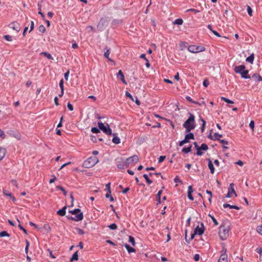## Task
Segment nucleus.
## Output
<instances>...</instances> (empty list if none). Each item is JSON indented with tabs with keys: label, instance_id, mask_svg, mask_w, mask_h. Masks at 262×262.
Masks as SVG:
<instances>
[{
	"label": "nucleus",
	"instance_id": "f257e3e1",
	"mask_svg": "<svg viewBox=\"0 0 262 262\" xmlns=\"http://www.w3.org/2000/svg\"><path fill=\"white\" fill-rule=\"evenodd\" d=\"M189 118L184 122L183 124V127L185 128L186 133H189L191 130L194 129L196 124L195 122V116L192 113H189Z\"/></svg>",
	"mask_w": 262,
	"mask_h": 262
},
{
	"label": "nucleus",
	"instance_id": "f03ea898",
	"mask_svg": "<svg viewBox=\"0 0 262 262\" xmlns=\"http://www.w3.org/2000/svg\"><path fill=\"white\" fill-rule=\"evenodd\" d=\"M234 72L236 73L240 74L242 77L245 79H249L250 76L249 75V71L246 70V67L244 65L235 66L234 68Z\"/></svg>",
	"mask_w": 262,
	"mask_h": 262
},
{
	"label": "nucleus",
	"instance_id": "7ed1b4c3",
	"mask_svg": "<svg viewBox=\"0 0 262 262\" xmlns=\"http://www.w3.org/2000/svg\"><path fill=\"white\" fill-rule=\"evenodd\" d=\"M69 212L72 214H75V217H72L71 216H67V218L75 221H80L83 220V213L81 212L80 209L77 208L73 210L69 211Z\"/></svg>",
	"mask_w": 262,
	"mask_h": 262
},
{
	"label": "nucleus",
	"instance_id": "20e7f679",
	"mask_svg": "<svg viewBox=\"0 0 262 262\" xmlns=\"http://www.w3.org/2000/svg\"><path fill=\"white\" fill-rule=\"evenodd\" d=\"M98 162V159L96 157H91L83 163V167L86 168H90L93 167Z\"/></svg>",
	"mask_w": 262,
	"mask_h": 262
},
{
	"label": "nucleus",
	"instance_id": "39448f33",
	"mask_svg": "<svg viewBox=\"0 0 262 262\" xmlns=\"http://www.w3.org/2000/svg\"><path fill=\"white\" fill-rule=\"evenodd\" d=\"M229 227L222 225L219 230V235L223 241L226 240L229 236Z\"/></svg>",
	"mask_w": 262,
	"mask_h": 262
},
{
	"label": "nucleus",
	"instance_id": "423d86ee",
	"mask_svg": "<svg viewBox=\"0 0 262 262\" xmlns=\"http://www.w3.org/2000/svg\"><path fill=\"white\" fill-rule=\"evenodd\" d=\"M98 125L100 130H102L106 135H111L112 134V129L108 124H106V125H104L102 122H99Z\"/></svg>",
	"mask_w": 262,
	"mask_h": 262
},
{
	"label": "nucleus",
	"instance_id": "0eeeda50",
	"mask_svg": "<svg viewBox=\"0 0 262 262\" xmlns=\"http://www.w3.org/2000/svg\"><path fill=\"white\" fill-rule=\"evenodd\" d=\"M205 49V48L203 46H198L195 45L190 46L188 48V51L193 53L203 52Z\"/></svg>",
	"mask_w": 262,
	"mask_h": 262
},
{
	"label": "nucleus",
	"instance_id": "6e6552de",
	"mask_svg": "<svg viewBox=\"0 0 262 262\" xmlns=\"http://www.w3.org/2000/svg\"><path fill=\"white\" fill-rule=\"evenodd\" d=\"M127 162V166H129L132 163H137L139 161V158L137 155H134L126 159Z\"/></svg>",
	"mask_w": 262,
	"mask_h": 262
},
{
	"label": "nucleus",
	"instance_id": "1a4fd4ad",
	"mask_svg": "<svg viewBox=\"0 0 262 262\" xmlns=\"http://www.w3.org/2000/svg\"><path fill=\"white\" fill-rule=\"evenodd\" d=\"M208 149V145L205 143H202L201 146H199V148H198L196 155L198 156H202L203 155V152H202L201 150H207Z\"/></svg>",
	"mask_w": 262,
	"mask_h": 262
},
{
	"label": "nucleus",
	"instance_id": "9d476101",
	"mask_svg": "<svg viewBox=\"0 0 262 262\" xmlns=\"http://www.w3.org/2000/svg\"><path fill=\"white\" fill-rule=\"evenodd\" d=\"M108 24V22L106 19L102 18L100 19L98 24L97 27L99 30H102L103 27L106 26Z\"/></svg>",
	"mask_w": 262,
	"mask_h": 262
},
{
	"label": "nucleus",
	"instance_id": "9b49d317",
	"mask_svg": "<svg viewBox=\"0 0 262 262\" xmlns=\"http://www.w3.org/2000/svg\"><path fill=\"white\" fill-rule=\"evenodd\" d=\"M9 27L13 30L18 32L20 30V25L17 22H13L9 25Z\"/></svg>",
	"mask_w": 262,
	"mask_h": 262
},
{
	"label": "nucleus",
	"instance_id": "f8f14e48",
	"mask_svg": "<svg viewBox=\"0 0 262 262\" xmlns=\"http://www.w3.org/2000/svg\"><path fill=\"white\" fill-rule=\"evenodd\" d=\"M118 78H119L120 80L125 84H127V82L125 80L124 76L121 70H119L117 75Z\"/></svg>",
	"mask_w": 262,
	"mask_h": 262
},
{
	"label": "nucleus",
	"instance_id": "ddd939ff",
	"mask_svg": "<svg viewBox=\"0 0 262 262\" xmlns=\"http://www.w3.org/2000/svg\"><path fill=\"white\" fill-rule=\"evenodd\" d=\"M202 226H203V224H202ZM204 227L200 228L198 226L195 228L194 230V234H199L202 235L204 233Z\"/></svg>",
	"mask_w": 262,
	"mask_h": 262
},
{
	"label": "nucleus",
	"instance_id": "4468645a",
	"mask_svg": "<svg viewBox=\"0 0 262 262\" xmlns=\"http://www.w3.org/2000/svg\"><path fill=\"white\" fill-rule=\"evenodd\" d=\"M127 162L126 160L124 161L118 162L117 167L119 169H124L125 167H128L127 166Z\"/></svg>",
	"mask_w": 262,
	"mask_h": 262
},
{
	"label": "nucleus",
	"instance_id": "2eb2a0df",
	"mask_svg": "<svg viewBox=\"0 0 262 262\" xmlns=\"http://www.w3.org/2000/svg\"><path fill=\"white\" fill-rule=\"evenodd\" d=\"M227 255L226 254V251L224 252V253L222 254L219 260H218V262H228V260H227Z\"/></svg>",
	"mask_w": 262,
	"mask_h": 262
},
{
	"label": "nucleus",
	"instance_id": "dca6fc26",
	"mask_svg": "<svg viewBox=\"0 0 262 262\" xmlns=\"http://www.w3.org/2000/svg\"><path fill=\"white\" fill-rule=\"evenodd\" d=\"M234 185L233 183L230 184L229 187L228 188V192H230V193L233 194L235 196H237V194L234 188Z\"/></svg>",
	"mask_w": 262,
	"mask_h": 262
},
{
	"label": "nucleus",
	"instance_id": "f3484780",
	"mask_svg": "<svg viewBox=\"0 0 262 262\" xmlns=\"http://www.w3.org/2000/svg\"><path fill=\"white\" fill-rule=\"evenodd\" d=\"M67 206L63 207L61 209L59 210L57 212V214L61 216H63L66 215Z\"/></svg>",
	"mask_w": 262,
	"mask_h": 262
},
{
	"label": "nucleus",
	"instance_id": "a211bd4d",
	"mask_svg": "<svg viewBox=\"0 0 262 262\" xmlns=\"http://www.w3.org/2000/svg\"><path fill=\"white\" fill-rule=\"evenodd\" d=\"M208 167L210 170V172L213 174L214 172V167L213 164L210 159H208Z\"/></svg>",
	"mask_w": 262,
	"mask_h": 262
},
{
	"label": "nucleus",
	"instance_id": "6ab92c4d",
	"mask_svg": "<svg viewBox=\"0 0 262 262\" xmlns=\"http://www.w3.org/2000/svg\"><path fill=\"white\" fill-rule=\"evenodd\" d=\"M110 54V48H107V47L105 48L104 56L108 60L111 61V59L109 58Z\"/></svg>",
	"mask_w": 262,
	"mask_h": 262
},
{
	"label": "nucleus",
	"instance_id": "aec40b11",
	"mask_svg": "<svg viewBox=\"0 0 262 262\" xmlns=\"http://www.w3.org/2000/svg\"><path fill=\"white\" fill-rule=\"evenodd\" d=\"M223 207L225 208L229 207V208H230L231 209H236V210H239V207H238L237 206H236V205H230L229 204H224L223 205Z\"/></svg>",
	"mask_w": 262,
	"mask_h": 262
},
{
	"label": "nucleus",
	"instance_id": "412c9836",
	"mask_svg": "<svg viewBox=\"0 0 262 262\" xmlns=\"http://www.w3.org/2000/svg\"><path fill=\"white\" fill-rule=\"evenodd\" d=\"M185 139L189 142L190 139H194V135L192 133H189L186 134L185 136Z\"/></svg>",
	"mask_w": 262,
	"mask_h": 262
},
{
	"label": "nucleus",
	"instance_id": "4be33fe9",
	"mask_svg": "<svg viewBox=\"0 0 262 262\" xmlns=\"http://www.w3.org/2000/svg\"><path fill=\"white\" fill-rule=\"evenodd\" d=\"M124 247L126 248V249H127V251H128V252L129 253H130L131 252H135V251H136L134 248H133V247H130L127 244H124Z\"/></svg>",
	"mask_w": 262,
	"mask_h": 262
},
{
	"label": "nucleus",
	"instance_id": "5701e85b",
	"mask_svg": "<svg viewBox=\"0 0 262 262\" xmlns=\"http://www.w3.org/2000/svg\"><path fill=\"white\" fill-rule=\"evenodd\" d=\"M254 59V54L253 53L251 55H250L249 57H248L246 58V61L250 62V63H253Z\"/></svg>",
	"mask_w": 262,
	"mask_h": 262
},
{
	"label": "nucleus",
	"instance_id": "b1692460",
	"mask_svg": "<svg viewBox=\"0 0 262 262\" xmlns=\"http://www.w3.org/2000/svg\"><path fill=\"white\" fill-rule=\"evenodd\" d=\"M113 135L114 136V137H113V138L112 139L113 142L116 144L120 143V138L119 137L115 136V134H114Z\"/></svg>",
	"mask_w": 262,
	"mask_h": 262
},
{
	"label": "nucleus",
	"instance_id": "393cba45",
	"mask_svg": "<svg viewBox=\"0 0 262 262\" xmlns=\"http://www.w3.org/2000/svg\"><path fill=\"white\" fill-rule=\"evenodd\" d=\"M253 78H254L255 80L261 81H262V77L258 74H254L252 77Z\"/></svg>",
	"mask_w": 262,
	"mask_h": 262
},
{
	"label": "nucleus",
	"instance_id": "a878e982",
	"mask_svg": "<svg viewBox=\"0 0 262 262\" xmlns=\"http://www.w3.org/2000/svg\"><path fill=\"white\" fill-rule=\"evenodd\" d=\"M78 259V251H76L73 254L72 257L70 259V261H73L74 260H77Z\"/></svg>",
	"mask_w": 262,
	"mask_h": 262
},
{
	"label": "nucleus",
	"instance_id": "bb28decb",
	"mask_svg": "<svg viewBox=\"0 0 262 262\" xmlns=\"http://www.w3.org/2000/svg\"><path fill=\"white\" fill-rule=\"evenodd\" d=\"M6 150L4 148L0 147V160H2L5 156Z\"/></svg>",
	"mask_w": 262,
	"mask_h": 262
},
{
	"label": "nucleus",
	"instance_id": "cd10ccee",
	"mask_svg": "<svg viewBox=\"0 0 262 262\" xmlns=\"http://www.w3.org/2000/svg\"><path fill=\"white\" fill-rule=\"evenodd\" d=\"M191 147H192L191 146H189L187 147H184L182 149V151L184 153L187 154L191 151Z\"/></svg>",
	"mask_w": 262,
	"mask_h": 262
},
{
	"label": "nucleus",
	"instance_id": "c85d7f7f",
	"mask_svg": "<svg viewBox=\"0 0 262 262\" xmlns=\"http://www.w3.org/2000/svg\"><path fill=\"white\" fill-rule=\"evenodd\" d=\"M221 100L224 101L225 102H226L227 103H229V104H233L234 103V102L233 101H232L226 97H221Z\"/></svg>",
	"mask_w": 262,
	"mask_h": 262
},
{
	"label": "nucleus",
	"instance_id": "c756f323",
	"mask_svg": "<svg viewBox=\"0 0 262 262\" xmlns=\"http://www.w3.org/2000/svg\"><path fill=\"white\" fill-rule=\"evenodd\" d=\"M183 23V20L181 18H178L173 21V24L181 25Z\"/></svg>",
	"mask_w": 262,
	"mask_h": 262
},
{
	"label": "nucleus",
	"instance_id": "7c9ffc66",
	"mask_svg": "<svg viewBox=\"0 0 262 262\" xmlns=\"http://www.w3.org/2000/svg\"><path fill=\"white\" fill-rule=\"evenodd\" d=\"M186 99L187 101H189L190 102L196 104H198L199 105H201V104L199 102L193 101L191 98L190 96H186Z\"/></svg>",
	"mask_w": 262,
	"mask_h": 262
},
{
	"label": "nucleus",
	"instance_id": "2f4dec72",
	"mask_svg": "<svg viewBox=\"0 0 262 262\" xmlns=\"http://www.w3.org/2000/svg\"><path fill=\"white\" fill-rule=\"evenodd\" d=\"M220 142L223 145L224 149H228V147L226 146L225 145H227L228 144V142L225 140H220Z\"/></svg>",
	"mask_w": 262,
	"mask_h": 262
},
{
	"label": "nucleus",
	"instance_id": "473e14b6",
	"mask_svg": "<svg viewBox=\"0 0 262 262\" xmlns=\"http://www.w3.org/2000/svg\"><path fill=\"white\" fill-rule=\"evenodd\" d=\"M41 54L43 55L45 57H46L49 59H53L52 55L48 52H43L41 53Z\"/></svg>",
	"mask_w": 262,
	"mask_h": 262
},
{
	"label": "nucleus",
	"instance_id": "72a5a7b5",
	"mask_svg": "<svg viewBox=\"0 0 262 262\" xmlns=\"http://www.w3.org/2000/svg\"><path fill=\"white\" fill-rule=\"evenodd\" d=\"M56 188L57 189L61 190L63 192L64 195H65V196L67 195V191H66L65 189L63 187H62L61 186H57L56 187Z\"/></svg>",
	"mask_w": 262,
	"mask_h": 262
},
{
	"label": "nucleus",
	"instance_id": "f704fd0d",
	"mask_svg": "<svg viewBox=\"0 0 262 262\" xmlns=\"http://www.w3.org/2000/svg\"><path fill=\"white\" fill-rule=\"evenodd\" d=\"M201 120L202 122V125L201 127V132L203 133L204 131L205 126L206 124V121L203 118H201Z\"/></svg>",
	"mask_w": 262,
	"mask_h": 262
},
{
	"label": "nucleus",
	"instance_id": "c9c22d12",
	"mask_svg": "<svg viewBox=\"0 0 262 262\" xmlns=\"http://www.w3.org/2000/svg\"><path fill=\"white\" fill-rule=\"evenodd\" d=\"M162 193V190H160L158 191V192L157 193V198H158V199H157L158 204L161 203L160 198H161V195Z\"/></svg>",
	"mask_w": 262,
	"mask_h": 262
},
{
	"label": "nucleus",
	"instance_id": "e433bc0d",
	"mask_svg": "<svg viewBox=\"0 0 262 262\" xmlns=\"http://www.w3.org/2000/svg\"><path fill=\"white\" fill-rule=\"evenodd\" d=\"M143 177L145 179L146 182L148 184H150L152 183V181L150 180L147 176V174H143Z\"/></svg>",
	"mask_w": 262,
	"mask_h": 262
},
{
	"label": "nucleus",
	"instance_id": "4c0bfd02",
	"mask_svg": "<svg viewBox=\"0 0 262 262\" xmlns=\"http://www.w3.org/2000/svg\"><path fill=\"white\" fill-rule=\"evenodd\" d=\"M213 137H214V140H219L220 141V138L222 137V135L219 134L217 133H215L214 134Z\"/></svg>",
	"mask_w": 262,
	"mask_h": 262
},
{
	"label": "nucleus",
	"instance_id": "58836bf2",
	"mask_svg": "<svg viewBox=\"0 0 262 262\" xmlns=\"http://www.w3.org/2000/svg\"><path fill=\"white\" fill-rule=\"evenodd\" d=\"M209 216L211 219L214 225L217 226L219 225L217 221H216V220L214 218V217L213 215H212L211 214H209Z\"/></svg>",
	"mask_w": 262,
	"mask_h": 262
},
{
	"label": "nucleus",
	"instance_id": "ea45409f",
	"mask_svg": "<svg viewBox=\"0 0 262 262\" xmlns=\"http://www.w3.org/2000/svg\"><path fill=\"white\" fill-rule=\"evenodd\" d=\"M0 236L1 237H4V236H10V234L5 231H3L0 232Z\"/></svg>",
	"mask_w": 262,
	"mask_h": 262
},
{
	"label": "nucleus",
	"instance_id": "a19ab883",
	"mask_svg": "<svg viewBox=\"0 0 262 262\" xmlns=\"http://www.w3.org/2000/svg\"><path fill=\"white\" fill-rule=\"evenodd\" d=\"M38 9H39L38 14H39L41 15L42 18L43 19H44L45 16L44 14L43 13H42V11L41 10V6L38 4Z\"/></svg>",
	"mask_w": 262,
	"mask_h": 262
},
{
	"label": "nucleus",
	"instance_id": "79ce46f5",
	"mask_svg": "<svg viewBox=\"0 0 262 262\" xmlns=\"http://www.w3.org/2000/svg\"><path fill=\"white\" fill-rule=\"evenodd\" d=\"M76 230L77 231V233L80 234V235H83L84 234V231L81 229V228H79L78 227H76L75 228Z\"/></svg>",
	"mask_w": 262,
	"mask_h": 262
},
{
	"label": "nucleus",
	"instance_id": "37998d69",
	"mask_svg": "<svg viewBox=\"0 0 262 262\" xmlns=\"http://www.w3.org/2000/svg\"><path fill=\"white\" fill-rule=\"evenodd\" d=\"M91 132L95 134H98V133H100V129H99V128H98L96 127H92L91 129Z\"/></svg>",
	"mask_w": 262,
	"mask_h": 262
},
{
	"label": "nucleus",
	"instance_id": "c03bdc74",
	"mask_svg": "<svg viewBox=\"0 0 262 262\" xmlns=\"http://www.w3.org/2000/svg\"><path fill=\"white\" fill-rule=\"evenodd\" d=\"M59 86L62 91V92H64V86H63V80L62 79L59 82Z\"/></svg>",
	"mask_w": 262,
	"mask_h": 262
},
{
	"label": "nucleus",
	"instance_id": "a18cd8bd",
	"mask_svg": "<svg viewBox=\"0 0 262 262\" xmlns=\"http://www.w3.org/2000/svg\"><path fill=\"white\" fill-rule=\"evenodd\" d=\"M108 228L111 230H115L117 228V226L116 224L113 223L109 225Z\"/></svg>",
	"mask_w": 262,
	"mask_h": 262
},
{
	"label": "nucleus",
	"instance_id": "49530a36",
	"mask_svg": "<svg viewBox=\"0 0 262 262\" xmlns=\"http://www.w3.org/2000/svg\"><path fill=\"white\" fill-rule=\"evenodd\" d=\"M38 30H39V31L41 33H44L46 31V28H45V26L42 25L39 26Z\"/></svg>",
	"mask_w": 262,
	"mask_h": 262
},
{
	"label": "nucleus",
	"instance_id": "de8ad7c7",
	"mask_svg": "<svg viewBox=\"0 0 262 262\" xmlns=\"http://www.w3.org/2000/svg\"><path fill=\"white\" fill-rule=\"evenodd\" d=\"M129 242L132 244V245L134 246L135 245V241L134 238L132 236H129Z\"/></svg>",
	"mask_w": 262,
	"mask_h": 262
},
{
	"label": "nucleus",
	"instance_id": "09e8293b",
	"mask_svg": "<svg viewBox=\"0 0 262 262\" xmlns=\"http://www.w3.org/2000/svg\"><path fill=\"white\" fill-rule=\"evenodd\" d=\"M105 197L107 198H110V200L111 202L114 201V198L111 195V193L107 192L105 194Z\"/></svg>",
	"mask_w": 262,
	"mask_h": 262
},
{
	"label": "nucleus",
	"instance_id": "8fccbe9b",
	"mask_svg": "<svg viewBox=\"0 0 262 262\" xmlns=\"http://www.w3.org/2000/svg\"><path fill=\"white\" fill-rule=\"evenodd\" d=\"M4 38L7 41H11L12 40V37L9 35H6L4 36Z\"/></svg>",
	"mask_w": 262,
	"mask_h": 262
},
{
	"label": "nucleus",
	"instance_id": "3c124183",
	"mask_svg": "<svg viewBox=\"0 0 262 262\" xmlns=\"http://www.w3.org/2000/svg\"><path fill=\"white\" fill-rule=\"evenodd\" d=\"M193 12L194 13H196L200 12V11L199 10H197V9H189L186 10V12Z\"/></svg>",
	"mask_w": 262,
	"mask_h": 262
},
{
	"label": "nucleus",
	"instance_id": "603ef678",
	"mask_svg": "<svg viewBox=\"0 0 262 262\" xmlns=\"http://www.w3.org/2000/svg\"><path fill=\"white\" fill-rule=\"evenodd\" d=\"M247 12L250 16L252 15V9L249 6H247Z\"/></svg>",
	"mask_w": 262,
	"mask_h": 262
},
{
	"label": "nucleus",
	"instance_id": "864d4df0",
	"mask_svg": "<svg viewBox=\"0 0 262 262\" xmlns=\"http://www.w3.org/2000/svg\"><path fill=\"white\" fill-rule=\"evenodd\" d=\"M256 230L258 233L262 235V225L257 226Z\"/></svg>",
	"mask_w": 262,
	"mask_h": 262
},
{
	"label": "nucleus",
	"instance_id": "5fc2aeb1",
	"mask_svg": "<svg viewBox=\"0 0 262 262\" xmlns=\"http://www.w3.org/2000/svg\"><path fill=\"white\" fill-rule=\"evenodd\" d=\"M174 182L176 183H179L182 184V181L180 179L178 176H176L174 179Z\"/></svg>",
	"mask_w": 262,
	"mask_h": 262
},
{
	"label": "nucleus",
	"instance_id": "6e6d98bb",
	"mask_svg": "<svg viewBox=\"0 0 262 262\" xmlns=\"http://www.w3.org/2000/svg\"><path fill=\"white\" fill-rule=\"evenodd\" d=\"M125 96L129 98L132 101H134V98H133L132 95L128 91L126 92Z\"/></svg>",
	"mask_w": 262,
	"mask_h": 262
},
{
	"label": "nucleus",
	"instance_id": "4d7b16f0",
	"mask_svg": "<svg viewBox=\"0 0 262 262\" xmlns=\"http://www.w3.org/2000/svg\"><path fill=\"white\" fill-rule=\"evenodd\" d=\"M249 126L252 129V130H254V121L253 120H251L249 123Z\"/></svg>",
	"mask_w": 262,
	"mask_h": 262
},
{
	"label": "nucleus",
	"instance_id": "13d9d810",
	"mask_svg": "<svg viewBox=\"0 0 262 262\" xmlns=\"http://www.w3.org/2000/svg\"><path fill=\"white\" fill-rule=\"evenodd\" d=\"M165 158H166V157L164 156H160V157L159 158L158 162L159 163L162 162L165 159Z\"/></svg>",
	"mask_w": 262,
	"mask_h": 262
},
{
	"label": "nucleus",
	"instance_id": "bf43d9fd",
	"mask_svg": "<svg viewBox=\"0 0 262 262\" xmlns=\"http://www.w3.org/2000/svg\"><path fill=\"white\" fill-rule=\"evenodd\" d=\"M186 143H188V142L185 139H184L183 140L179 142V145L180 146H182L184 144Z\"/></svg>",
	"mask_w": 262,
	"mask_h": 262
},
{
	"label": "nucleus",
	"instance_id": "052dcab7",
	"mask_svg": "<svg viewBox=\"0 0 262 262\" xmlns=\"http://www.w3.org/2000/svg\"><path fill=\"white\" fill-rule=\"evenodd\" d=\"M106 188L107 190V192L111 193V183H108L106 185Z\"/></svg>",
	"mask_w": 262,
	"mask_h": 262
},
{
	"label": "nucleus",
	"instance_id": "680f3d73",
	"mask_svg": "<svg viewBox=\"0 0 262 262\" xmlns=\"http://www.w3.org/2000/svg\"><path fill=\"white\" fill-rule=\"evenodd\" d=\"M203 84L205 87H207L209 85V83L207 79H205Z\"/></svg>",
	"mask_w": 262,
	"mask_h": 262
},
{
	"label": "nucleus",
	"instance_id": "e2e57ef3",
	"mask_svg": "<svg viewBox=\"0 0 262 262\" xmlns=\"http://www.w3.org/2000/svg\"><path fill=\"white\" fill-rule=\"evenodd\" d=\"M67 106L69 110L71 111H72L74 109L73 105L70 103V102L68 103Z\"/></svg>",
	"mask_w": 262,
	"mask_h": 262
},
{
	"label": "nucleus",
	"instance_id": "0e129e2a",
	"mask_svg": "<svg viewBox=\"0 0 262 262\" xmlns=\"http://www.w3.org/2000/svg\"><path fill=\"white\" fill-rule=\"evenodd\" d=\"M18 227L20 230H23L25 234H27V230L23 226H21L20 224H19Z\"/></svg>",
	"mask_w": 262,
	"mask_h": 262
},
{
	"label": "nucleus",
	"instance_id": "69168bd1",
	"mask_svg": "<svg viewBox=\"0 0 262 262\" xmlns=\"http://www.w3.org/2000/svg\"><path fill=\"white\" fill-rule=\"evenodd\" d=\"M200 259V255L198 254H195L194 256V260L198 261Z\"/></svg>",
	"mask_w": 262,
	"mask_h": 262
},
{
	"label": "nucleus",
	"instance_id": "338daca9",
	"mask_svg": "<svg viewBox=\"0 0 262 262\" xmlns=\"http://www.w3.org/2000/svg\"><path fill=\"white\" fill-rule=\"evenodd\" d=\"M3 193L5 195L10 196V195L12 194L11 193H10L8 191L6 190H3Z\"/></svg>",
	"mask_w": 262,
	"mask_h": 262
},
{
	"label": "nucleus",
	"instance_id": "774afa93",
	"mask_svg": "<svg viewBox=\"0 0 262 262\" xmlns=\"http://www.w3.org/2000/svg\"><path fill=\"white\" fill-rule=\"evenodd\" d=\"M256 252L260 255H262V247L257 248Z\"/></svg>",
	"mask_w": 262,
	"mask_h": 262
}]
</instances>
